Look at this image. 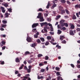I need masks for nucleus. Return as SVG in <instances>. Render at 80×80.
<instances>
[{
  "mask_svg": "<svg viewBox=\"0 0 80 80\" xmlns=\"http://www.w3.org/2000/svg\"><path fill=\"white\" fill-rule=\"evenodd\" d=\"M48 29H49V27L46 26L44 27V31L45 33H47L48 32V31L47 30Z\"/></svg>",
  "mask_w": 80,
  "mask_h": 80,
  "instance_id": "nucleus-1",
  "label": "nucleus"
},
{
  "mask_svg": "<svg viewBox=\"0 0 80 80\" xmlns=\"http://www.w3.org/2000/svg\"><path fill=\"white\" fill-rule=\"evenodd\" d=\"M38 25V23H33L32 25V28H35L36 27H37Z\"/></svg>",
  "mask_w": 80,
  "mask_h": 80,
  "instance_id": "nucleus-2",
  "label": "nucleus"
},
{
  "mask_svg": "<svg viewBox=\"0 0 80 80\" xmlns=\"http://www.w3.org/2000/svg\"><path fill=\"white\" fill-rule=\"evenodd\" d=\"M65 21V20H63L60 21V23L61 27H63V24H64V22Z\"/></svg>",
  "mask_w": 80,
  "mask_h": 80,
  "instance_id": "nucleus-3",
  "label": "nucleus"
},
{
  "mask_svg": "<svg viewBox=\"0 0 80 80\" xmlns=\"http://www.w3.org/2000/svg\"><path fill=\"white\" fill-rule=\"evenodd\" d=\"M69 25V26H71L70 28H71V29H74V28H75V26H74L73 24H72V23H70Z\"/></svg>",
  "mask_w": 80,
  "mask_h": 80,
  "instance_id": "nucleus-4",
  "label": "nucleus"
},
{
  "mask_svg": "<svg viewBox=\"0 0 80 80\" xmlns=\"http://www.w3.org/2000/svg\"><path fill=\"white\" fill-rule=\"evenodd\" d=\"M39 34H40L39 32H37V33H36V34L34 35V38H38V35H39Z\"/></svg>",
  "mask_w": 80,
  "mask_h": 80,
  "instance_id": "nucleus-5",
  "label": "nucleus"
},
{
  "mask_svg": "<svg viewBox=\"0 0 80 80\" xmlns=\"http://www.w3.org/2000/svg\"><path fill=\"white\" fill-rule=\"evenodd\" d=\"M69 34L70 35H74L75 34H74V33H73V30H70L69 31Z\"/></svg>",
  "mask_w": 80,
  "mask_h": 80,
  "instance_id": "nucleus-6",
  "label": "nucleus"
},
{
  "mask_svg": "<svg viewBox=\"0 0 80 80\" xmlns=\"http://www.w3.org/2000/svg\"><path fill=\"white\" fill-rule=\"evenodd\" d=\"M41 17H42V13H39L38 16L37 17V18H40Z\"/></svg>",
  "mask_w": 80,
  "mask_h": 80,
  "instance_id": "nucleus-7",
  "label": "nucleus"
},
{
  "mask_svg": "<svg viewBox=\"0 0 80 80\" xmlns=\"http://www.w3.org/2000/svg\"><path fill=\"white\" fill-rule=\"evenodd\" d=\"M15 62L17 63H20V59L18 58V57H17L16 58Z\"/></svg>",
  "mask_w": 80,
  "mask_h": 80,
  "instance_id": "nucleus-8",
  "label": "nucleus"
},
{
  "mask_svg": "<svg viewBox=\"0 0 80 80\" xmlns=\"http://www.w3.org/2000/svg\"><path fill=\"white\" fill-rule=\"evenodd\" d=\"M75 8H80V4H76L75 5Z\"/></svg>",
  "mask_w": 80,
  "mask_h": 80,
  "instance_id": "nucleus-9",
  "label": "nucleus"
},
{
  "mask_svg": "<svg viewBox=\"0 0 80 80\" xmlns=\"http://www.w3.org/2000/svg\"><path fill=\"white\" fill-rule=\"evenodd\" d=\"M27 40L28 42H30L32 41L31 38L30 37H27Z\"/></svg>",
  "mask_w": 80,
  "mask_h": 80,
  "instance_id": "nucleus-10",
  "label": "nucleus"
},
{
  "mask_svg": "<svg viewBox=\"0 0 80 80\" xmlns=\"http://www.w3.org/2000/svg\"><path fill=\"white\" fill-rule=\"evenodd\" d=\"M65 26L66 27H68V23H64V24L62 26V27H64Z\"/></svg>",
  "mask_w": 80,
  "mask_h": 80,
  "instance_id": "nucleus-11",
  "label": "nucleus"
},
{
  "mask_svg": "<svg viewBox=\"0 0 80 80\" xmlns=\"http://www.w3.org/2000/svg\"><path fill=\"white\" fill-rule=\"evenodd\" d=\"M1 8L2 10V12H3V13H5V8L2 7H1Z\"/></svg>",
  "mask_w": 80,
  "mask_h": 80,
  "instance_id": "nucleus-12",
  "label": "nucleus"
},
{
  "mask_svg": "<svg viewBox=\"0 0 80 80\" xmlns=\"http://www.w3.org/2000/svg\"><path fill=\"white\" fill-rule=\"evenodd\" d=\"M30 45L32 47H36V44L35 43L32 44H31Z\"/></svg>",
  "mask_w": 80,
  "mask_h": 80,
  "instance_id": "nucleus-13",
  "label": "nucleus"
},
{
  "mask_svg": "<svg viewBox=\"0 0 80 80\" xmlns=\"http://www.w3.org/2000/svg\"><path fill=\"white\" fill-rule=\"evenodd\" d=\"M72 18L73 20H76V19H77V17L74 14L73 15Z\"/></svg>",
  "mask_w": 80,
  "mask_h": 80,
  "instance_id": "nucleus-14",
  "label": "nucleus"
},
{
  "mask_svg": "<svg viewBox=\"0 0 80 80\" xmlns=\"http://www.w3.org/2000/svg\"><path fill=\"white\" fill-rule=\"evenodd\" d=\"M65 11L66 13L68 14V15H70V12H69V11H68V10L66 9H65Z\"/></svg>",
  "mask_w": 80,
  "mask_h": 80,
  "instance_id": "nucleus-15",
  "label": "nucleus"
},
{
  "mask_svg": "<svg viewBox=\"0 0 80 80\" xmlns=\"http://www.w3.org/2000/svg\"><path fill=\"white\" fill-rule=\"evenodd\" d=\"M40 19V22H43L44 20H45V19H43V17H42L41 18H39Z\"/></svg>",
  "mask_w": 80,
  "mask_h": 80,
  "instance_id": "nucleus-16",
  "label": "nucleus"
},
{
  "mask_svg": "<svg viewBox=\"0 0 80 80\" xmlns=\"http://www.w3.org/2000/svg\"><path fill=\"white\" fill-rule=\"evenodd\" d=\"M57 7V5L55 4V3L53 4V5L52 6L51 8L52 9H53L55 7Z\"/></svg>",
  "mask_w": 80,
  "mask_h": 80,
  "instance_id": "nucleus-17",
  "label": "nucleus"
},
{
  "mask_svg": "<svg viewBox=\"0 0 80 80\" xmlns=\"http://www.w3.org/2000/svg\"><path fill=\"white\" fill-rule=\"evenodd\" d=\"M30 53V52L28 51H26L25 52V53L24 54V55H29Z\"/></svg>",
  "mask_w": 80,
  "mask_h": 80,
  "instance_id": "nucleus-18",
  "label": "nucleus"
},
{
  "mask_svg": "<svg viewBox=\"0 0 80 80\" xmlns=\"http://www.w3.org/2000/svg\"><path fill=\"white\" fill-rule=\"evenodd\" d=\"M57 78L58 80H63V79H62V78L60 76L57 77Z\"/></svg>",
  "mask_w": 80,
  "mask_h": 80,
  "instance_id": "nucleus-19",
  "label": "nucleus"
},
{
  "mask_svg": "<svg viewBox=\"0 0 80 80\" xmlns=\"http://www.w3.org/2000/svg\"><path fill=\"white\" fill-rule=\"evenodd\" d=\"M64 13H65V11L64 10H61V14L63 15Z\"/></svg>",
  "mask_w": 80,
  "mask_h": 80,
  "instance_id": "nucleus-20",
  "label": "nucleus"
},
{
  "mask_svg": "<svg viewBox=\"0 0 80 80\" xmlns=\"http://www.w3.org/2000/svg\"><path fill=\"white\" fill-rule=\"evenodd\" d=\"M40 39L42 42H45V39H44L43 38H40Z\"/></svg>",
  "mask_w": 80,
  "mask_h": 80,
  "instance_id": "nucleus-21",
  "label": "nucleus"
},
{
  "mask_svg": "<svg viewBox=\"0 0 80 80\" xmlns=\"http://www.w3.org/2000/svg\"><path fill=\"white\" fill-rule=\"evenodd\" d=\"M43 10L42 8H40L38 10V12H43Z\"/></svg>",
  "mask_w": 80,
  "mask_h": 80,
  "instance_id": "nucleus-22",
  "label": "nucleus"
},
{
  "mask_svg": "<svg viewBox=\"0 0 80 80\" xmlns=\"http://www.w3.org/2000/svg\"><path fill=\"white\" fill-rule=\"evenodd\" d=\"M61 17V16L59 15L57 16V18H56V20H58V19H59Z\"/></svg>",
  "mask_w": 80,
  "mask_h": 80,
  "instance_id": "nucleus-23",
  "label": "nucleus"
},
{
  "mask_svg": "<svg viewBox=\"0 0 80 80\" xmlns=\"http://www.w3.org/2000/svg\"><path fill=\"white\" fill-rule=\"evenodd\" d=\"M23 78L24 79H23L22 80H27L26 79H27L28 78V77L27 76H24L23 77Z\"/></svg>",
  "mask_w": 80,
  "mask_h": 80,
  "instance_id": "nucleus-24",
  "label": "nucleus"
},
{
  "mask_svg": "<svg viewBox=\"0 0 80 80\" xmlns=\"http://www.w3.org/2000/svg\"><path fill=\"white\" fill-rule=\"evenodd\" d=\"M56 47H57V48H58L59 49H60V48H61V46H59V45L58 44H57L56 46Z\"/></svg>",
  "mask_w": 80,
  "mask_h": 80,
  "instance_id": "nucleus-25",
  "label": "nucleus"
},
{
  "mask_svg": "<svg viewBox=\"0 0 80 80\" xmlns=\"http://www.w3.org/2000/svg\"><path fill=\"white\" fill-rule=\"evenodd\" d=\"M37 43H41V41L39 39H38L37 40Z\"/></svg>",
  "mask_w": 80,
  "mask_h": 80,
  "instance_id": "nucleus-26",
  "label": "nucleus"
},
{
  "mask_svg": "<svg viewBox=\"0 0 80 80\" xmlns=\"http://www.w3.org/2000/svg\"><path fill=\"white\" fill-rule=\"evenodd\" d=\"M61 2L62 3H66V1L65 0H61Z\"/></svg>",
  "mask_w": 80,
  "mask_h": 80,
  "instance_id": "nucleus-27",
  "label": "nucleus"
},
{
  "mask_svg": "<svg viewBox=\"0 0 80 80\" xmlns=\"http://www.w3.org/2000/svg\"><path fill=\"white\" fill-rule=\"evenodd\" d=\"M43 76H41V77H40V76H38V79H42L43 78Z\"/></svg>",
  "mask_w": 80,
  "mask_h": 80,
  "instance_id": "nucleus-28",
  "label": "nucleus"
},
{
  "mask_svg": "<svg viewBox=\"0 0 80 80\" xmlns=\"http://www.w3.org/2000/svg\"><path fill=\"white\" fill-rule=\"evenodd\" d=\"M48 58H49L48 56H45V59L46 60H48Z\"/></svg>",
  "mask_w": 80,
  "mask_h": 80,
  "instance_id": "nucleus-29",
  "label": "nucleus"
},
{
  "mask_svg": "<svg viewBox=\"0 0 80 80\" xmlns=\"http://www.w3.org/2000/svg\"><path fill=\"white\" fill-rule=\"evenodd\" d=\"M49 42L51 43V44H52L53 45H57V43L56 42H52L51 41H49Z\"/></svg>",
  "mask_w": 80,
  "mask_h": 80,
  "instance_id": "nucleus-30",
  "label": "nucleus"
},
{
  "mask_svg": "<svg viewBox=\"0 0 80 80\" xmlns=\"http://www.w3.org/2000/svg\"><path fill=\"white\" fill-rule=\"evenodd\" d=\"M24 66V65L22 64L21 66L19 68V70H22L23 68V66Z\"/></svg>",
  "mask_w": 80,
  "mask_h": 80,
  "instance_id": "nucleus-31",
  "label": "nucleus"
},
{
  "mask_svg": "<svg viewBox=\"0 0 80 80\" xmlns=\"http://www.w3.org/2000/svg\"><path fill=\"white\" fill-rule=\"evenodd\" d=\"M27 61L28 62V63H29L30 64V63H32V60H29L28 61L27 60Z\"/></svg>",
  "mask_w": 80,
  "mask_h": 80,
  "instance_id": "nucleus-32",
  "label": "nucleus"
},
{
  "mask_svg": "<svg viewBox=\"0 0 80 80\" xmlns=\"http://www.w3.org/2000/svg\"><path fill=\"white\" fill-rule=\"evenodd\" d=\"M47 39L48 40H51L52 38L50 36H47Z\"/></svg>",
  "mask_w": 80,
  "mask_h": 80,
  "instance_id": "nucleus-33",
  "label": "nucleus"
},
{
  "mask_svg": "<svg viewBox=\"0 0 80 80\" xmlns=\"http://www.w3.org/2000/svg\"><path fill=\"white\" fill-rule=\"evenodd\" d=\"M58 33L59 35V34H61L62 33V31L60 30H58Z\"/></svg>",
  "mask_w": 80,
  "mask_h": 80,
  "instance_id": "nucleus-34",
  "label": "nucleus"
},
{
  "mask_svg": "<svg viewBox=\"0 0 80 80\" xmlns=\"http://www.w3.org/2000/svg\"><path fill=\"white\" fill-rule=\"evenodd\" d=\"M0 62H1L0 63L1 65H4V64H5V62H4V61H0Z\"/></svg>",
  "mask_w": 80,
  "mask_h": 80,
  "instance_id": "nucleus-35",
  "label": "nucleus"
},
{
  "mask_svg": "<svg viewBox=\"0 0 80 80\" xmlns=\"http://www.w3.org/2000/svg\"><path fill=\"white\" fill-rule=\"evenodd\" d=\"M27 71L28 73H30L31 72V69L29 68L28 69H27Z\"/></svg>",
  "mask_w": 80,
  "mask_h": 80,
  "instance_id": "nucleus-36",
  "label": "nucleus"
},
{
  "mask_svg": "<svg viewBox=\"0 0 80 80\" xmlns=\"http://www.w3.org/2000/svg\"><path fill=\"white\" fill-rule=\"evenodd\" d=\"M42 56H43V55H42V54H39L38 55V58H40L41 57H42Z\"/></svg>",
  "mask_w": 80,
  "mask_h": 80,
  "instance_id": "nucleus-37",
  "label": "nucleus"
},
{
  "mask_svg": "<svg viewBox=\"0 0 80 80\" xmlns=\"http://www.w3.org/2000/svg\"><path fill=\"white\" fill-rule=\"evenodd\" d=\"M66 41L65 40H64L61 42V43H62L65 44V43H66Z\"/></svg>",
  "mask_w": 80,
  "mask_h": 80,
  "instance_id": "nucleus-38",
  "label": "nucleus"
},
{
  "mask_svg": "<svg viewBox=\"0 0 80 80\" xmlns=\"http://www.w3.org/2000/svg\"><path fill=\"white\" fill-rule=\"evenodd\" d=\"M15 73L16 74V75H17V74H18L19 73V72L17 70H16L15 72Z\"/></svg>",
  "mask_w": 80,
  "mask_h": 80,
  "instance_id": "nucleus-39",
  "label": "nucleus"
},
{
  "mask_svg": "<svg viewBox=\"0 0 80 80\" xmlns=\"http://www.w3.org/2000/svg\"><path fill=\"white\" fill-rule=\"evenodd\" d=\"M5 15L6 16L5 17L8 18L9 15L8 13H5Z\"/></svg>",
  "mask_w": 80,
  "mask_h": 80,
  "instance_id": "nucleus-40",
  "label": "nucleus"
},
{
  "mask_svg": "<svg viewBox=\"0 0 80 80\" xmlns=\"http://www.w3.org/2000/svg\"><path fill=\"white\" fill-rule=\"evenodd\" d=\"M44 24L45 26H48V24L47 22H44Z\"/></svg>",
  "mask_w": 80,
  "mask_h": 80,
  "instance_id": "nucleus-41",
  "label": "nucleus"
},
{
  "mask_svg": "<svg viewBox=\"0 0 80 80\" xmlns=\"http://www.w3.org/2000/svg\"><path fill=\"white\" fill-rule=\"evenodd\" d=\"M55 69L57 71H59L60 70V68H59L56 67Z\"/></svg>",
  "mask_w": 80,
  "mask_h": 80,
  "instance_id": "nucleus-42",
  "label": "nucleus"
},
{
  "mask_svg": "<svg viewBox=\"0 0 80 80\" xmlns=\"http://www.w3.org/2000/svg\"><path fill=\"white\" fill-rule=\"evenodd\" d=\"M7 26V25L6 24H2V27H3V28H5L6 27V26Z\"/></svg>",
  "mask_w": 80,
  "mask_h": 80,
  "instance_id": "nucleus-43",
  "label": "nucleus"
},
{
  "mask_svg": "<svg viewBox=\"0 0 80 80\" xmlns=\"http://www.w3.org/2000/svg\"><path fill=\"white\" fill-rule=\"evenodd\" d=\"M70 65H71V67H72V68H75V65H73V64H70Z\"/></svg>",
  "mask_w": 80,
  "mask_h": 80,
  "instance_id": "nucleus-44",
  "label": "nucleus"
},
{
  "mask_svg": "<svg viewBox=\"0 0 80 80\" xmlns=\"http://www.w3.org/2000/svg\"><path fill=\"white\" fill-rule=\"evenodd\" d=\"M67 3L68 4V5H70V4H71V2H70V1H67Z\"/></svg>",
  "mask_w": 80,
  "mask_h": 80,
  "instance_id": "nucleus-45",
  "label": "nucleus"
},
{
  "mask_svg": "<svg viewBox=\"0 0 80 80\" xmlns=\"http://www.w3.org/2000/svg\"><path fill=\"white\" fill-rule=\"evenodd\" d=\"M4 6H5V7H8V4L7 3H5V4H4Z\"/></svg>",
  "mask_w": 80,
  "mask_h": 80,
  "instance_id": "nucleus-46",
  "label": "nucleus"
},
{
  "mask_svg": "<svg viewBox=\"0 0 80 80\" xmlns=\"http://www.w3.org/2000/svg\"><path fill=\"white\" fill-rule=\"evenodd\" d=\"M56 74L58 76H59V75H60V76H61V75H60V72H57L56 73Z\"/></svg>",
  "mask_w": 80,
  "mask_h": 80,
  "instance_id": "nucleus-47",
  "label": "nucleus"
},
{
  "mask_svg": "<svg viewBox=\"0 0 80 80\" xmlns=\"http://www.w3.org/2000/svg\"><path fill=\"white\" fill-rule=\"evenodd\" d=\"M45 45H49V42H46L45 43Z\"/></svg>",
  "mask_w": 80,
  "mask_h": 80,
  "instance_id": "nucleus-48",
  "label": "nucleus"
},
{
  "mask_svg": "<svg viewBox=\"0 0 80 80\" xmlns=\"http://www.w3.org/2000/svg\"><path fill=\"white\" fill-rule=\"evenodd\" d=\"M2 22L4 24H5V23H7V21H2Z\"/></svg>",
  "mask_w": 80,
  "mask_h": 80,
  "instance_id": "nucleus-49",
  "label": "nucleus"
},
{
  "mask_svg": "<svg viewBox=\"0 0 80 80\" xmlns=\"http://www.w3.org/2000/svg\"><path fill=\"white\" fill-rule=\"evenodd\" d=\"M40 24L41 25V27H43L44 25V22L40 23Z\"/></svg>",
  "mask_w": 80,
  "mask_h": 80,
  "instance_id": "nucleus-50",
  "label": "nucleus"
},
{
  "mask_svg": "<svg viewBox=\"0 0 80 80\" xmlns=\"http://www.w3.org/2000/svg\"><path fill=\"white\" fill-rule=\"evenodd\" d=\"M76 30L77 32H80V28H78L76 29Z\"/></svg>",
  "mask_w": 80,
  "mask_h": 80,
  "instance_id": "nucleus-51",
  "label": "nucleus"
},
{
  "mask_svg": "<svg viewBox=\"0 0 80 80\" xmlns=\"http://www.w3.org/2000/svg\"><path fill=\"white\" fill-rule=\"evenodd\" d=\"M39 66H40V67H41L42 66H43V65H44V64H42V63H40L39 64Z\"/></svg>",
  "mask_w": 80,
  "mask_h": 80,
  "instance_id": "nucleus-52",
  "label": "nucleus"
},
{
  "mask_svg": "<svg viewBox=\"0 0 80 80\" xmlns=\"http://www.w3.org/2000/svg\"><path fill=\"white\" fill-rule=\"evenodd\" d=\"M76 15L77 17L78 18V17H79V14H78V12L76 13Z\"/></svg>",
  "mask_w": 80,
  "mask_h": 80,
  "instance_id": "nucleus-53",
  "label": "nucleus"
},
{
  "mask_svg": "<svg viewBox=\"0 0 80 80\" xmlns=\"http://www.w3.org/2000/svg\"><path fill=\"white\" fill-rule=\"evenodd\" d=\"M2 42L3 45H5V43H6L4 41H2Z\"/></svg>",
  "mask_w": 80,
  "mask_h": 80,
  "instance_id": "nucleus-54",
  "label": "nucleus"
},
{
  "mask_svg": "<svg viewBox=\"0 0 80 80\" xmlns=\"http://www.w3.org/2000/svg\"><path fill=\"white\" fill-rule=\"evenodd\" d=\"M28 68L29 69H30L31 70V69L32 68V66L30 65L28 67Z\"/></svg>",
  "mask_w": 80,
  "mask_h": 80,
  "instance_id": "nucleus-55",
  "label": "nucleus"
},
{
  "mask_svg": "<svg viewBox=\"0 0 80 80\" xmlns=\"http://www.w3.org/2000/svg\"><path fill=\"white\" fill-rule=\"evenodd\" d=\"M41 72H45V69H42L41 70Z\"/></svg>",
  "mask_w": 80,
  "mask_h": 80,
  "instance_id": "nucleus-56",
  "label": "nucleus"
},
{
  "mask_svg": "<svg viewBox=\"0 0 80 80\" xmlns=\"http://www.w3.org/2000/svg\"><path fill=\"white\" fill-rule=\"evenodd\" d=\"M62 30H66V28L65 27H63L62 28Z\"/></svg>",
  "mask_w": 80,
  "mask_h": 80,
  "instance_id": "nucleus-57",
  "label": "nucleus"
},
{
  "mask_svg": "<svg viewBox=\"0 0 80 80\" xmlns=\"http://www.w3.org/2000/svg\"><path fill=\"white\" fill-rule=\"evenodd\" d=\"M8 11H9V12H12V9L11 8H9V9H8Z\"/></svg>",
  "mask_w": 80,
  "mask_h": 80,
  "instance_id": "nucleus-58",
  "label": "nucleus"
},
{
  "mask_svg": "<svg viewBox=\"0 0 80 80\" xmlns=\"http://www.w3.org/2000/svg\"><path fill=\"white\" fill-rule=\"evenodd\" d=\"M24 68L25 70H27L28 69L27 67V66H25L24 67Z\"/></svg>",
  "mask_w": 80,
  "mask_h": 80,
  "instance_id": "nucleus-59",
  "label": "nucleus"
},
{
  "mask_svg": "<svg viewBox=\"0 0 80 80\" xmlns=\"http://www.w3.org/2000/svg\"><path fill=\"white\" fill-rule=\"evenodd\" d=\"M37 30V28H34L32 30V32H35V31H36Z\"/></svg>",
  "mask_w": 80,
  "mask_h": 80,
  "instance_id": "nucleus-60",
  "label": "nucleus"
},
{
  "mask_svg": "<svg viewBox=\"0 0 80 80\" xmlns=\"http://www.w3.org/2000/svg\"><path fill=\"white\" fill-rule=\"evenodd\" d=\"M49 33L51 35H54V33L52 32H50Z\"/></svg>",
  "mask_w": 80,
  "mask_h": 80,
  "instance_id": "nucleus-61",
  "label": "nucleus"
},
{
  "mask_svg": "<svg viewBox=\"0 0 80 80\" xmlns=\"http://www.w3.org/2000/svg\"><path fill=\"white\" fill-rule=\"evenodd\" d=\"M6 48V46H3L2 47V50H5Z\"/></svg>",
  "mask_w": 80,
  "mask_h": 80,
  "instance_id": "nucleus-62",
  "label": "nucleus"
},
{
  "mask_svg": "<svg viewBox=\"0 0 80 80\" xmlns=\"http://www.w3.org/2000/svg\"><path fill=\"white\" fill-rule=\"evenodd\" d=\"M77 68H80V64H78L77 66Z\"/></svg>",
  "mask_w": 80,
  "mask_h": 80,
  "instance_id": "nucleus-63",
  "label": "nucleus"
},
{
  "mask_svg": "<svg viewBox=\"0 0 80 80\" xmlns=\"http://www.w3.org/2000/svg\"><path fill=\"white\" fill-rule=\"evenodd\" d=\"M44 16H45V17H47L48 16V14L45 13L44 14Z\"/></svg>",
  "mask_w": 80,
  "mask_h": 80,
  "instance_id": "nucleus-64",
  "label": "nucleus"
}]
</instances>
